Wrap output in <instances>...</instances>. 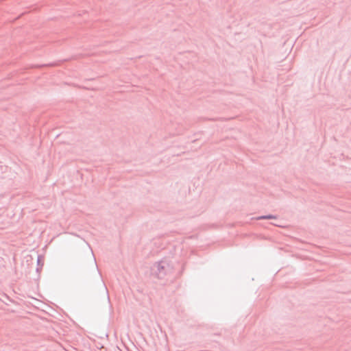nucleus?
Segmentation results:
<instances>
[{"instance_id":"2","label":"nucleus","mask_w":351,"mask_h":351,"mask_svg":"<svg viewBox=\"0 0 351 351\" xmlns=\"http://www.w3.org/2000/svg\"><path fill=\"white\" fill-rule=\"evenodd\" d=\"M273 219H277V216L269 214V215H261V216L256 217V219H258V220Z\"/></svg>"},{"instance_id":"1","label":"nucleus","mask_w":351,"mask_h":351,"mask_svg":"<svg viewBox=\"0 0 351 351\" xmlns=\"http://www.w3.org/2000/svg\"><path fill=\"white\" fill-rule=\"evenodd\" d=\"M171 271L169 264L163 260L156 262L151 267L152 274L158 279H163Z\"/></svg>"},{"instance_id":"5","label":"nucleus","mask_w":351,"mask_h":351,"mask_svg":"<svg viewBox=\"0 0 351 351\" xmlns=\"http://www.w3.org/2000/svg\"><path fill=\"white\" fill-rule=\"evenodd\" d=\"M39 271V268H38V267H37V268H36V271Z\"/></svg>"},{"instance_id":"3","label":"nucleus","mask_w":351,"mask_h":351,"mask_svg":"<svg viewBox=\"0 0 351 351\" xmlns=\"http://www.w3.org/2000/svg\"><path fill=\"white\" fill-rule=\"evenodd\" d=\"M101 282L103 283V287H104V289L105 290V292H106V296H107V300L108 301V302H110V296H109V293H108V289L105 285V283L104 282L103 280L101 279Z\"/></svg>"},{"instance_id":"4","label":"nucleus","mask_w":351,"mask_h":351,"mask_svg":"<svg viewBox=\"0 0 351 351\" xmlns=\"http://www.w3.org/2000/svg\"><path fill=\"white\" fill-rule=\"evenodd\" d=\"M37 264H38V265H39L40 264V256H38V258L37 260Z\"/></svg>"}]
</instances>
